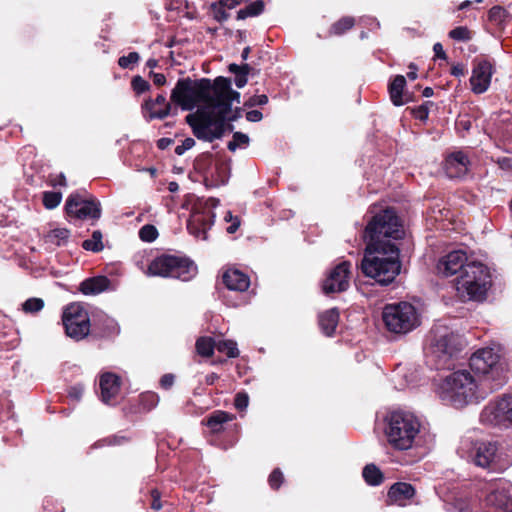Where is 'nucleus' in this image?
<instances>
[{
	"mask_svg": "<svg viewBox=\"0 0 512 512\" xmlns=\"http://www.w3.org/2000/svg\"><path fill=\"white\" fill-rule=\"evenodd\" d=\"M405 235L401 219L392 207H386L371 217L364 230L369 254L385 251V245H396L393 240L402 239Z\"/></svg>",
	"mask_w": 512,
	"mask_h": 512,
	"instance_id": "f257e3e1",
	"label": "nucleus"
},
{
	"mask_svg": "<svg viewBox=\"0 0 512 512\" xmlns=\"http://www.w3.org/2000/svg\"><path fill=\"white\" fill-rule=\"evenodd\" d=\"M205 109L185 117L186 123L191 127L193 135L205 142L212 143L223 137V124L228 121L231 108L229 103L212 99Z\"/></svg>",
	"mask_w": 512,
	"mask_h": 512,
	"instance_id": "f03ea898",
	"label": "nucleus"
},
{
	"mask_svg": "<svg viewBox=\"0 0 512 512\" xmlns=\"http://www.w3.org/2000/svg\"><path fill=\"white\" fill-rule=\"evenodd\" d=\"M385 251H378L365 255L361 261L362 273L374 279L381 286L393 283L400 274L402 263L400 249L397 245H385Z\"/></svg>",
	"mask_w": 512,
	"mask_h": 512,
	"instance_id": "7ed1b4c3",
	"label": "nucleus"
},
{
	"mask_svg": "<svg viewBox=\"0 0 512 512\" xmlns=\"http://www.w3.org/2000/svg\"><path fill=\"white\" fill-rule=\"evenodd\" d=\"M471 370L483 376L482 383L492 392L501 389L508 381V365L493 348L478 349L469 358Z\"/></svg>",
	"mask_w": 512,
	"mask_h": 512,
	"instance_id": "20e7f679",
	"label": "nucleus"
},
{
	"mask_svg": "<svg viewBox=\"0 0 512 512\" xmlns=\"http://www.w3.org/2000/svg\"><path fill=\"white\" fill-rule=\"evenodd\" d=\"M385 436L395 450H408L420 431V422L411 412L396 410L385 418Z\"/></svg>",
	"mask_w": 512,
	"mask_h": 512,
	"instance_id": "39448f33",
	"label": "nucleus"
},
{
	"mask_svg": "<svg viewBox=\"0 0 512 512\" xmlns=\"http://www.w3.org/2000/svg\"><path fill=\"white\" fill-rule=\"evenodd\" d=\"M213 99V81L208 78L192 80L180 78L171 91L170 100L184 111L193 110L198 104L206 107Z\"/></svg>",
	"mask_w": 512,
	"mask_h": 512,
	"instance_id": "423d86ee",
	"label": "nucleus"
},
{
	"mask_svg": "<svg viewBox=\"0 0 512 512\" xmlns=\"http://www.w3.org/2000/svg\"><path fill=\"white\" fill-rule=\"evenodd\" d=\"M490 272L484 264L471 262L464 272L454 279L457 295L463 300H480L485 297L491 284Z\"/></svg>",
	"mask_w": 512,
	"mask_h": 512,
	"instance_id": "0eeeda50",
	"label": "nucleus"
},
{
	"mask_svg": "<svg viewBox=\"0 0 512 512\" xmlns=\"http://www.w3.org/2000/svg\"><path fill=\"white\" fill-rule=\"evenodd\" d=\"M62 322L66 335L75 341L83 340L89 334L98 338L110 336L111 334L110 320H107V329L98 332L95 324H91L87 310L79 303H71L65 307L62 314Z\"/></svg>",
	"mask_w": 512,
	"mask_h": 512,
	"instance_id": "6e6552de",
	"label": "nucleus"
},
{
	"mask_svg": "<svg viewBox=\"0 0 512 512\" xmlns=\"http://www.w3.org/2000/svg\"><path fill=\"white\" fill-rule=\"evenodd\" d=\"M147 273L151 276L190 281L197 275L198 268L194 261L187 256L164 253L149 263Z\"/></svg>",
	"mask_w": 512,
	"mask_h": 512,
	"instance_id": "1a4fd4ad",
	"label": "nucleus"
},
{
	"mask_svg": "<svg viewBox=\"0 0 512 512\" xmlns=\"http://www.w3.org/2000/svg\"><path fill=\"white\" fill-rule=\"evenodd\" d=\"M387 330L394 334H407L420 325L419 314L409 302L387 304L382 312Z\"/></svg>",
	"mask_w": 512,
	"mask_h": 512,
	"instance_id": "9d476101",
	"label": "nucleus"
},
{
	"mask_svg": "<svg viewBox=\"0 0 512 512\" xmlns=\"http://www.w3.org/2000/svg\"><path fill=\"white\" fill-rule=\"evenodd\" d=\"M442 388L454 406L462 407L474 400L477 385L472 375L462 370L447 376Z\"/></svg>",
	"mask_w": 512,
	"mask_h": 512,
	"instance_id": "9b49d317",
	"label": "nucleus"
},
{
	"mask_svg": "<svg viewBox=\"0 0 512 512\" xmlns=\"http://www.w3.org/2000/svg\"><path fill=\"white\" fill-rule=\"evenodd\" d=\"M65 211L69 217L82 221L97 222L102 214L100 201L86 190L70 194L66 200Z\"/></svg>",
	"mask_w": 512,
	"mask_h": 512,
	"instance_id": "f8f14e48",
	"label": "nucleus"
},
{
	"mask_svg": "<svg viewBox=\"0 0 512 512\" xmlns=\"http://www.w3.org/2000/svg\"><path fill=\"white\" fill-rule=\"evenodd\" d=\"M480 422L491 426H512V394L489 402L480 413Z\"/></svg>",
	"mask_w": 512,
	"mask_h": 512,
	"instance_id": "ddd939ff",
	"label": "nucleus"
},
{
	"mask_svg": "<svg viewBox=\"0 0 512 512\" xmlns=\"http://www.w3.org/2000/svg\"><path fill=\"white\" fill-rule=\"evenodd\" d=\"M465 346V339L460 334L447 328L436 330L431 343L433 353L437 354L439 358H443L445 363L452 357L457 356Z\"/></svg>",
	"mask_w": 512,
	"mask_h": 512,
	"instance_id": "4468645a",
	"label": "nucleus"
},
{
	"mask_svg": "<svg viewBox=\"0 0 512 512\" xmlns=\"http://www.w3.org/2000/svg\"><path fill=\"white\" fill-rule=\"evenodd\" d=\"M351 263L343 261L330 270L322 282V291L325 295L341 293L349 288Z\"/></svg>",
	"mask_w": 512,
	"mask_h": 512,
	"instance_id": "2eb2a0df",
	"label": "nucleus"
},
{
	"mask_svg": "<svg viewBox=\"0 0 512 512\" xmlns=\"http://www.w3.org/2000/svg\"><path fill=\"white\" fill-rule=\"evenodd\" d=\"M215 220L214 212L209 208H194L187 221V230L195 237L207 238V231Z\"/></svg>",
	"mask_w": 512,
	"mask_h": 512,
	"instance_id": "dca6fc26",
	"label": "nucleus"
},
{
	"mask_svg": "<svg viewBox=\"0 0 512 512\" xmlns=\"http://www.w3.org/2000/svg\"><path fill=\"white\" fill-rule=\"evenodd\" d=\"M493 74V66L487 59L476 58L473 61L472 76L470 78L471 89L476 94H482L490 86Z\"/></svg>",
	"mask_w": 512,
	"mask_h": 512,
	"instance_id": "f3484780",
	"label": "nucleus"
},
{
	"mask_svg": "<svg viewBox=\"0 0 512 512\" xmlns=\"http://www.w3.org/2000/svg\"><path fill=\"white\" fill-rule=\"evenodd\" d=\"M467 255L463 251H452L441 257L436 265L437 273L443 277H449L456 273L464 272L466 268Z\"/></svg>",
	"mask_w": 512,
	"mask_h": 512,
	"instance_id": "a211bd4d",
	"label": "nucleus"
},
{
	"mask_svg": "<svg viewBox=\"0 0 512 512\" xmlns=\"http://www.w3.org/2000/svg\"><path fill=\"white\" fill-rule=\"evenodd\" d=\"M100 397L108 405H116L121 388V378L115 373L105 372L99 378Z\"/></svg>",
	"mask_w": 512,
	"mask_h": 512,
	"instance_id": "6ab92c4d",
	"label": "nucleus"
},
{
	"mask_svg": "<svg viewBox=\"0 0 512 512\" xmlns=\"http://www.w3.org/2000/svg\"><path fill=\"white\" fill-rule=\"evenodd\" d=\"M469 165L470 160L468 156L462 151H457L446 157L444 170L451 179L461 178L467 174Z\"/></svg>",
	"mask_w": 512,
	"mask_h": 512,
	"instance_id": "aec40b11",
	"label": "nucleus"
},
{
	"mask_svg": "<svg viewBox=\"0 0 512 512\" xmlns=\"http://www.w3.org/2000/svg\"><path fill=\"white\" fill-rule=\"evenodd\" d=\"M143 111L148 113V120L164 119L171 112V104L167 102L164 94H159L155 99L147 98L141 105Z\"/></svg>",
	"mask_w": 512,
	"mask_h": 512,
	"instance_id": "412c9836",
	"label": "nucleus"
},
{
	"mask_svg": "<svg viewBox=\"0 0 512 512\" xmlns=\"http://www.w3.org/2000/svg\"><path fill=\"white\" fill-rule=\"evenodd\" d=\"M213 99L229 103L232 107L233 101H240V93L233 90L231 80L227 77L218 76L213 80Z\"/></svg>",
	"mask_w": 512,
	"mask_h": 512,
	"instance_id": "4be33fe9",
	"label": "nucleus"
},
{
	"mask_svg": "<svg viewBox=\"0 0 512 512\" xmlns=\"http://www.w3.org/2000/svg\"><path fill=\"white\" fill-rule=\"evenodd\" d=\"M224 286L237 292H245L250 287V277L237 268H227L222 274Z\"/></svg>",
	"mask_w": 512,
	"mask_h": 512,
	"instance_id": "5701e85b",
	"label": "nucleus"
},
{
	"mask_svg": "<svg viewBox=\"0 0 512 512\" xmlns=\"http://www.w3.org/2000/svg\"><path fill=\"white\" fill-rule=\"evenodd\" d=\"M486 504L493 512H512V494L506 489H495L486 496Z\"/></svg>",
	"mask_w": 512,
	"mask_h": 512,
	"instance_id": "b1692460",
	"label": "nucleus"
},
{
	"mask_svg": "<svg viewBox=\"0 0 512 512\" xmlns=\"http://www.w3.org/2000/svg\"><path fill=\"white\" fill-rule=\"evenodd\" d=\"M497 450L495 442H479L475 449L474 463L482 468L489 467L496 457Z\"/></svg>",
	"mask_w": 512,
	"mask_h": 512,
	"instance_id": "393cba45",
	"label": "nucleus"
},
{
	"mask_svg": "<svg viewBox=\"0 0 512 512\" xmlns=\"http://www.w3.org/2000/svg\"><path fill=\"white\" fill-rule=\"evenodd\" d=\"M414 486L407 482H396L388 490V498L392 503L404 505L407 500L415 496Z\"/></svg>",
	"mask_w": 512,
	"mask_h": 512,
	"instance_id": "a878e982",
	"label": "nucleus"
},
{
	"mask_svg": "<svg viewBox=\"0 0 512 512\" xmlns=\"http://www.w3.org/2000/svg\"><path fill=\"white\" fill-rule=\"evenodd\" d=\"M340 319L338 308L328 309L318 316V325L321 332L327 337H333Z\"/></svg>",
	"mask_w": 512,
	"mask_h": 512,
	"instance_id": "bb28decb",
	"label": "nucleus"
},
{
	"mask_svg": "<svg viewBox=\"0 0 512 512\" xmlns=\"http://www.w3.org/2000/svg\"><path fill=\"white\" fill-rule=\"evenodd\" d=\"M235 416L223 410H215L202 420V424L206 425L212 434H219L224 431V425L233 421Z\"/></svg>",
	"mask_w": 512,
	"mask_h": 512,
	"instance_id": "cd10ccee",
	"label": "nucleus"
},
{
	"mask_svg": "<svg viewBox=\"0 0 512 512\" xmlns=\"http://www.w3.org/2000/svg\"><path fill=\"white\" fill-rule=\"evenodd\" d=\"M406 87V79L403 75H396L393 80L389 82L388 91L391 102L395 106H402L411 100L410 97L404 99V89Z\"/></svg>",
	"mask_w": 512,
	"mask_h": 512,
	"instance_id": "c85d7f7f",
	"label": "nucleus"
},
{
	"mask_svg": "<svg viewBox=\"0 0 512 512\" xmlns=\"http://www.w3.org/2000/svg\"><path fill=\"white\" fill-rule=\"evenodd\" d=\"M110 285V280L106 276H95L85 279L80 283L79 290L84 295H96L105 291Z\"/></svg>",
	"mask_w": 512,
	"mask_h": 512,
	"instance_id": "c756f323",
	"label": "nucleus"
},
{
	"mask_svg": "<svg viewBox=\"0 0 512 512\" xmlns=\"http://www.w3.org/2000/svg\"><path fill=\"white\" fill-rule=\"evenodd\" d=\"M355 22L356 21L354 17L343 16L330 26L327 36H342L355 26Z\"/></svg>",
	"mask_w": 512,
	"mask_h": 512,
	"instance_id": "7c9ffc66",
	"label": "nucleus"
},
{
	"mask_svg": "<svg viewBox=\"0 0 512 512\" xmlns=\"http://www.w3.org/2000/svg\"><path fill=\"white\" fill-rule=\"evenodd\" d=\"M362 476L365 482L370 486H379L384 482V474L373 463L365 465L362 470Z\"/></svg>",
	"mask_w": 512,
	"mask_h": 512,
	"instance_id": "2f4dec72",
	"label": "nucleus"
},
{
	"mask_svg": "<svg viewBox=\"0 0 512 512\" xmlns=\"http://www.w3.org/2000/svg\"><path fill=\"white\" fill-rule=\"evenodd\" d=\"M70 230L67 228H55L44 235V242L55 246H62L68 242Z\"/></svg>",
	"mask_w": 512,
	"mask_h": 512,
	"instance_id": "473e14b6",
	"label": "nucleus"
},
{
	"mask_svg": "<svg viewBox=\"0 0 512 512\" xmlns=\"http://www.w3.org/2000/svg\"><path fill=\"white\" fill-rule=\"evenodd\" d=\"M229 72L235 75V85L238 88L244 87L248 82V75L252 70V67L249 64L238 65L232 63L228 66Z\"/></svg>",
	"mask_w": 512,
	"mask_h": 512,
	"instance_id": "72a5a7b5",
	"label": "nucleus"
},
{
	"mask_svg": "<svg viewBox=\"0 0 512 512\" xmlns=\"http://www.w3.org/2000/svg\"><path fill=\"white\" fill-rule=\"evenodd\" d=\"M195 349L201 357H212L216 349V341L210 336H200L196 340Z\"/></svg>",
	"mask_w": 512,
	"mask_h": 512,
	"instance_id": "f704fd0d",
	"label": "nucleus"
},
{
	"mask_svg": "<svg viewBox=\"0 0 512 512\" xmlns=\"http://www.w3.org/2000/svg\"><path fill=\"white\" fill-rule=\"evenodd\" d=\"M265 10V3L263 0H256L249 3L244 8L237 11L236 19L244 20L248 17H257Z\"/></svg>",
	"mask_w": 512,
	"mask_h": 512,
	"instance_id": "c9c22d12",
	"label": "nucleus"
},
{
	"mask_svg": "<svg viewBox=\"0 0 512 512\" xmlns=\"http://www.w3.org/2000/svg\"><path fill=\"white\" fill-rule=\"evenodd\" d=\"M213 164V154L211 152H204L198 155L193 163L194 169L197 173L206 174Z\"/></svg>",
	"mask_w": 512,
	"mask_h": 512,
	"instance_id": "e433bc0d",
	"label": "nucleus"
},
{
	"mask_svg": "<svg viewBox=\"0 0 512 512\" xmlns=\"http://www.w3.org/2000/svg\"><path fill=\"white\" fill-rule=\"evenodd\" d=\"M102 238V232L100 230H95L93 231L91 238L84 240L81 246L84 250L87 251H92L95 253L101 252L104 249Z\"/></svg>",
	"mask_w": 512,
	"mask_h": 512,
	"instance_id": "4c0bfd02",
	"label": "nucleus"
},
{
	"mask_svg": "<svg viewBox=\"0 0 512 512\" xmlns=\"http://www.w3.org/2000/svg\"><path fill=\"white\" fill-rule=\"evenodd\" d=\"M216 349L218 352L225 354L228 358H237L240 354L237 342L230 339L216 342Z\"/></svg>",
	"mask_w": 512,
	"mask_h": 512,
	"instance_id": "58836bf2",
	"label": "nucleus"
},
{
	"mask_svg": "<svg viewBox=\"0 0 512 512\" xmlns=\"http://www.w3.org/2000/svg\"><path fill=\"white\" fill-rule=\"evenodd\" d=\"M159 403V396L157 393L147 391L139 395V405L145 412H149L154 409Z\"/></svg>",
	"mask_w": 512,
	"mask_h": 512,
	"instance_id": "ea45409f",
	"label": "nucleus"
},
{
	"mask_svg": "<svg viewBox=\"0 0 512 512\" xmlns=\"http://www.w3.org/2000/svg\"><path fill=\"white\" fill-rule=\"evenodd\" d=\"M508 16H509V13L502 6H493L488 11L489 22H491L493 25H495L497 27L503 26V24Z\"/></svg>",
	"mask_w": 512,
	"mask_h": 512,
	"instance_id": "a19ab883",
	"label": "nucleus"
},
{
	"mask_svg": "<svg viewBox=\"0 0 512 512\" xmlns=\"http://www.w3.org/2000/svg\"><path fill=\"white\" fill-rule=\"evenodd\" d=\"M62 200V193L57 191H45L42 196V203L46 209L56 208Z\"/></svg>",
	"mask_w": 512,
	"mask_h": 512,
	"instance_id": "79ce46f5",
	"label": "nucleus"
},
{
	"mask_svg": "<svg viewBox=\"0 0 512 512\" xmlns=\"http://www.w3.org/2000/svg\"><path fill=\"white\" fill-rule=\"evenodd\" d=\"M435 104L433 101H425L421 105L411 108V115L422 122H425L428 119L429 112L431 107H433Z\"/></svg>",
	"mask_w": 512,
	"mask_h": 512,
	"instance_id": "37998d69",
	"label": "nucleus"
},
{
	"mask_svg": "<svg viewBox=\"0 0 512 512\" xmlns=\"http://www.w3.org/2000/svg\"><path fill=\"white\" fill-rule=\"evenodd\" d=\"M449 37L455 41L468 42L472 39V32L466 26H457L450 30Z\"/></svg>",
	"mask_w": 512,
	"mask_h": 512,
	"instance_id": "c03bdc74",
	"label": "nucleus"
},
{
	"mask_svg": "<svg viewBox=\"0 0 512 512\" xmlns=\"http://www.w3.org/2000/svg\"><path fill=\"white\" fill-rule=\"evenodd\" d=\"M140 61V55L138 52H130L128 55H124L118 58V65L122 69L132 70Z\"/></svg>",
	"mask_w": 512,
	"mask_h": 512,
	"instance_id": "a18cd8bd",
	"label": "nucleus"
},
{
	"mask_svg": "<svg viewBox=\"0 0 512 512\" xmlns=\"http://www.w3.org/2000/svg\"><path fill=\"white\" fill-rule=\"evenodd\" d=\"M285 482V477H284V474L283 472L281 471L280 468H274L272 470V472L269 474L268 476V484H269V487L274 490V491H277L280 489V487L282 486V484Z\"/></svg>",
	"mask_w": 512,
	"mask_h": 512,
	"instance_id": "49530a36",
	"label": "nucleus"
},
{
	"mask_svg": "<svg viewBox=\"0 0 512 512\" xmlns=\"http://www.w3.org/2000/svg\"><path fill=\"white\" fill-rule=\"evenodd\" d=\"M158 235L157 228L152 224H146L139 230V238L144 242H153L157 239Z\"/></svg>",
	"mask_w": 512,
	"mask_h": 512,
	"instance_id": "de8ad7c7",
	"label": "nucleus"
},
{
	"mask_svg": "<svg viewBox=\"0 0 512 512\" xmlns=\"http://www.w3.org/2000/svg\"><path fill=\"white\" fill-rule=\"evenodd\" d=\"M210 9L213 13L214 19L219 22L223 23L230 17V14L226 11L227 7L221 5V1L218 0L217 2H214L210 5Z\"/></svg>",
	"mask_w": 512,
	"mask_h": 512,
	"instance_id": "09e8293b",
	"label": "nucleus"
},
{
	"mask_svg": "<svg viewBox=\"0 0 512 512\" xmlns=\"http://www.w3.org/2000/svg\"><path fill=\"white\" fill-rule=\"evenodd\" d=\"M131 87L136 95H141L150 90V83L140 75H136L131 80Z\"/></svg>",
	"mask_w": 512,
	"mask_h": 512,
	"instance_id": "8fccbe9b",
	"label": "nucleus"
},
{
	"mask_svg": "<svg viewBox=\"0 0 512 512\" xmlns=\"http://www.w3.org/2000/svg\"><path fill=\"white\" fill-rule=\"evenodd\" d=\"M44 307V301L41 298H29L22 304L25 313H37Z\"/></svg>",
	"mask_w": 512,
	"mask_h": 512,
	"instance_id": "3c124183",
	"label": "nucleus"
},
{
	"mask_svg": "<svg viewBox=\"0 0 512 512\" xmlns=\"http://www.w3.org/2000/svg\"><path fill=\"white\" fill-rule=\"evenodd\" d=\"M248 143V135L237 131L233 132V139L228 142L227 148L229 151L234 152L240 145H247Z\"/></svg>",
	"mask_w": 512,
	"mask_h": 512,
	"instance_id": "603ef678",
	"label": "nucleus"
},
{
	"mask_svg": "<svg viewBox=\"0 0 512 512\" xmlns=\"http://www.w3.org/2000/svg\"><path fill=\"white\" fill-rule=\"evenodd\" d=\"M129 441L130 438L124 435H111L101 440L103 444L110 446L122 445Z\"/></svg>",
	"mask_w": 512,
	"mask_h": 512,
	"instance_id": "864d4df0",
	"label": "nucleus"
},
{
	"mask_svg": "<svg viewBox=\"0 0 512 512\" xmlns=\"http://www.w3.org/2000/svg\"><path fill=\"white\" fill-rule=\"evenodd\" d=\"M249 404V397L245 392H239L235 395L234 406L237 410L243 411Z\"/></svg>",
	"mask_w": 512,
	"mask_h": 512,
	"instance_id": "5fc2aeb1",
	"label": "nucleus"
},
{
	"mask_svg": "<svg viewBox=\"0 0 512 512\" xmlns=\"http://www.w3.org/2000/svg\"><path fill=\"white\" fill-rule=\"evenodd\" d=\"M150 496L152 498L151 509L155 511L161 510L163 507L161 502V492L157 488H154L150 491Z\"/></svg>",
	"mask_w": 512,
	"mask_h": 512,
	"instance_id": "6e6d98bb",
	"label": "nucleus"
},
{
	"mask_svg": "<svg viewBox=\"0 0 512 512\" xmlns=\"http://www.w3.org/2000/svg\"><path fill=\"white\" fill-rule=\"evenodd\" d=\"M48 184L52 187L67 186L66 176L63 173L49 175Z\"/></svg>",
	"mask_w": 512,
	"mask_h": 512,
	"instance_id": "4d7b16f0",
	"label": "nucleus"
},
{
	"mask_svg": "<svg viewBox=\"0 0 512 512\" xmlns=\"http://www.w3.org/2000/svg\"><path fill=\"white\" fill-rule=\"evenodd\" d=\"M268 103V96L265 94L254 95L249 98V100L245 103V106L253 107V106H263Z\"/></svg>",
	"mask_w": 512,
	"mask_h": 512,
	"instance_id": "13d9d810",
	"label": "nucleus"
},
{
	"mask_svg": "<svg viewBox=\"0 0 512 512\" xmlns=\"http://www.w3.org/2000/svg\"><path fill=\"white\" fill-rule=\"evenodd\" d=\"M216 172L218 175V181L221 184H225L228 181V166L225 163L216 164Z\"/></svg>",
	"mask_w": 512,
	"mask_h": 512,
	"instance_id": "bf43d9fd",
	"label": "nucleus"
},
{
	"mask_svg": "<svg viewBox=\"0 0 512 512\" xmlns=\"http://www.w3.org/2000/svg\"><path fill=\"white\" fill-rule=\"evenodd\" d=\"M195 145V140L191 137L186 138L182 141L181 145L176 146L175 153L177 155H183L187 150L191 149Z\"/></svg>",
	"mask_w": 512,
	"mask_h": 512,
	"instance_id": "052dcab7",
	"label": "nucleus"
},
{
	"mask_svg": "<svg viewBox=\"0 0 512 512\" xmlns=\"http://www.w3.org/2000/svg\"><path fill=\"white\" fill-rule=\"evenodd\" d=\"M494 162L501 170L512 172V157H498Z\"/></svg>",
	"mask_w": 512,
	"mask_h": 512,
	"instance_id": "680f3d73",
	"label": "nucleus"
},
{
	"mask_svg": "<svg viewBox=\"0 0 512 512\" xmlns=\"http://www.w3.org/2000/svg\"><path fill=\"white\" fill-rule=\"evenodd\" d=\"M84 393V386L76 384L68 389V396L76 401H79Z\"/></svg>",
	"mask_w": 512,
	"mask_h": 512,
	"instance_id": "e2e57ef3",
	"label": "nucleus"
},
{
	"mask_svg": "<svg viewBox=\"0 0 512 512\" xmlns=\"http://www.w3.org/2000/svg\"><path fill=\"white\" fill-rule=\"evenodd\" d=\"M174 381H175V375L174 374H172V373L164 374L160 378V386H161V388H163L165 390H168V389H170L173 386Z\"/></svg>",
	"mask_w": 512,
	"mask_h": 512,
	"instance_id": "0e129e2a",
	"label": "nucleus"
},
{
	"mask_svg": "<svg viewBox=\"0 0 512 512\" xmlns=\"http://www.w3.org/2000/svg\"><path fill=\"white\" fill-rule=\"evenodd\" d=\"M467 70L465 68V65L462 63H457L451 67V75L455 77L464 76L466 74Z\"/></svg>",
	"mask_w": 512,
	"mask_h": 512,
	"instance_id": "69168bd1",
	"label": "nucleus"
},
{
	"mask_svg": "<svg viewBox=\"0 0 512 512\" xmlns=\"http://www.w3.org/2000/svg\"><path fill=\"white\" fill-rule=\"evenodd\" d=\"M149 76L153 79V83L156 86H163L166 84V77L162 73H155V72L151 71L149 73Z\"/></svg>",
	"mask_w": 512,
	"mask_h": 512,
	"instance_id": "338daca9",
	"label": "nucleus"
},
{
	"mask_svg": "<svg viewBox=\"0 0 512 512\" xmlns=\"http://www.w3.org/2000/svg\"><path fill=\"white\" fill-rule=\"evenodd\" d=\"M263 118V114L259 110H250L246 113V119L249 122H259Z\"/></svg>",
	"mask_w": 512,
	"mask_h": 512,
	"instance_id": "774afa93",
	"label": "nucleus"
}]
</instances>
